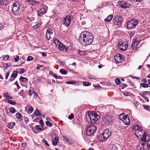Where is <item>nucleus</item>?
<instances>
[{
    "label": "nucleus",
    "instance_id": "f257e3e1",
    "mask_svg": "<svg viewBox=\"0 0 150 150\" xmlns=\"http://www.w3.org/2000/svg\"><path fill=\"white\" fill-rule=\"evenodd\" d=\"M93 40V35L87 31L81 32L79 37V41L80 42L85 45L91 44Z\"/></svg>",
    "mask_w": 150,
    "mask_h": 150
},
{
    "label": "nucleus",
    "instance_id": "f03ea898",
    "mask_svg": "<svg viewBox=\"0 0 150 150\" xmlns=\"http://www.w3.org/2000/svg\"><path fill=\"white\" fill-rule=\"evenodd\" d=\"M111 132L108 129L105 130L103 132L98 136V139L101 141L106 140L111 136Z\"/></svg>",
    "mask_w": 150,
    "mask_h": 150
},
{
    "label": "nucleus",
    "instance_id": "7ed1b4c3",
    "mask_svg": "<svg viewBox=\"0 0 150 150\" xmlns=\"http://www.w3.org/2000/svg\"><path fill=\"white\" fill-rule=\"evenodd\" d=\"M88 117L89 118L91 123L94 124L100 118L99 116L96 113L93 112L91 113H88Z\"/></svg>",
    "mask_w": 150,
    "mask_h": 150
},
{
    "label": "nucleus",
    "instance_id": "20e7f679",
    "mask_svg": "<svg viewBox=\"0 0 150 150\" xmlns=\"http://www.w3.org/2000/svg\"><path fill=\"white\" fill-rule=\"evenodd\" d=\"M54 43L56 45L57 48L61 51L63 52H67L68 50V47L63 44L58 40L56 38L54 40Z\"/></svg>",
    "mask_w": 150,
    "mask_h": 150
},
{
    "label": "nucleus",
    "instance_id": "39448f33",
    "mask_svg": "<svg viewBox=\"0 0 150 150\" xmlns=\"http://www.w3.org/2000/svg\"><path fill=\"white\" fill-rule=\"evenodd\" d=\"M122 21V18L120 16L117 15L115 16L112 20V23L114 25L119 27L121 26Z\"/></svg>",
    "mask_w": 150,
    "mask_h": 150
},
{
    "label": "nucleus",
    "instance_id": "423d86ee",
    "mask_svg": "<svg viewBox=\"0 0 150 150\" xmlns=\"http://www.w3.org/2000/svg\"><path fill=\"white\" fill-rule=\"evenodd\" d=\"M20 5L18 2H16L13 4V7L12 9L13 14L17 15L19 14L20 9Z\"/></svg>",
    "mask_w": 150,
    "mask_h": 150
},
{
    "label": "nucleus",
    "instance_id": "0eeeda50",
    "mask_svg": "<svg viewBox=\"0 0 150 150\" xmlns=\"http://www.w3.org/2000/svg\"><path fill=\"white\" fill-rule=\"evenodd\" d=\"M96 129V127L94 125H92L88 126L86 129V134L88 136L91 135Z\"/></svg>",
    "mask_w": 150,
    "mask_h": 150
},
{
    "label": "nucleus",
    "instance_id": "6e6552de",
    "mask_svg": "<svg viewBox=\"0 0 150 150\" xmlns=\"http://www.w3.org/2000/svg\"><path fill=\"white\" fill-rule=\"evenodd\" d=\"M71 15L70 14L67 15L63 19L62 23L66 27H68L71 23Z\"/></svg>",
    "mask_w": 150,
    "mask_h": 150
},
{
    "label": "nucleus",
    "instance_id": "1a4fd4ad",
    "mask_svg": "<svg viewBox=\"0 0 150 150\" xmlns=\"http://www.w3.org/2000/svg\"><path fill=\"white\" fill-rule=\"evenodd\" d=\"M138 21L135 19H132L127 22V26L128 28H132L137 25Z\"/></svg>",
    "mask_w": 150,
    "mask_h": 150
},
{
    "label": "nucleus",
    "instance_id": "9d476101",
    "mask_svg": "<svg viewBox=\"0 0 150 150\" xmlns=\"http://www.w3.org/2000/svg\"><path fill=\"white\" fill-rule=\"evenodd\" d=\"M139 131H137L135 132L134 134L137 137L140 138L141 140L142 137L143 136H145L146 132V131L144 130L142 128L141 129H139Z\"/></svg>",
    "mask_w": 150,
    "mask_h": 150
},
{
    "label": "nucleus",
    "instance_id": "9b49d317",
    "mask_svg": "<svg viewBox=\"0 0 150 150\" xmlns=\"http://www.w3.org/2000/svg\"><path fill=\"white\" fill-rule=\"evenodd\" d=\"M118 47L120 50L125 51L128 48V45L126 42L121 41L119 42Z\"/></svg>",
    "mask_w": 150,
    "mask_h": 150
},
{
    "label": "nucleus",
    "instance_id": "f8f14e48",
    "mask_svg": "<svg viewBox=\"0 0 150 150\" xmlns=\"http://www.w3.org/2000/svg\"><path fill=\"white\" fill-rule=\"evenodd\" d=\"M118 3L121 8L124 9L129 8L130 6V4L124 1H119Z\"/></svg>",
    "mask_w": 150,
    "mask_h": 150
},
{
    "label": "nucleus",
    "instance_id": "ddd939ff",
    "mask_svg": "<svg viewBox=\"0 0 150 150\" xmlns=\"http://www.w3.org/2000/svg\"><path fill=\"white\" fill-rule=\"evenodd\" d=\"M53 33V30L51 28H47L46 33V37L47 39L49 40L51 38L50 35Z\"/></svg>",
    "mask_w": 150,
    "mask_h": 150
},
{
    "label": "nucleus",
    "instance_id": "4468645a",
    "mask_svg": "<svg viewBox=\"0 0 150 150\" xmlns=\"http://www.w3.org/2000/svg\"><path fill=\"white\" fill-rule=\"evenodd\" d=\"M111 117L110 115H106L103 118V122L104 123H108L111 121Z\"/></svg>",
    "mask_w": 150,
    "mask_h": 150
},
{
    "label": "nucleus",
    "instance_id": "2eb2a0df",
    "mask_svg": "<svg viewBox=\"0 0 150 150\" xmlns=\"http://www.w3.org/2000/svg\"><path fill=\"white\" fill-rule=\"evenodd\" d=\"M141 141H142L144 142H148L150 141V134H148L145 135L144 136H143L142 137Z\"/></svg>",
    "mask_w": 150,
    "mask_h": 150
},
{
    "label": "nucleus",
    "instance_id": "dca6fc26",
    "mask_svg": "<svg viewBox=\"0 0 150 150\" xmlns=\"http://www.w3.org/2000/svg\"><path fill=\"white\" fill-rule=\"evenodd\" d=\"M142 145L143 148L145 150H149L150 148V145L147 143L146 142L145 143H142Z\"/></svg>",
    "mask_w": 150,
    "mask_h": 150
},
{
    "label": "nucleus",
    "instance_id": "f3484780",
    "mask_svg": "<svg viewBox=\"0 0 150 150\" xmlns=\"http://www.w3.org/2000/svg\"><path fill=\"white\" fill-rule=\"evenodd\" d=\"M123 119L124 120L123 122L125 124L127 125H129L130 124V121L128 117H125Z\"/></svg>",
    "mask_w": 150,
    "mask_h": 150
},
{
    "label": "nucleus",
    "instance_id": "a211bd4d",
    "mask_svg": "<svg viewBox=\"0 0 150 150\" xmlns=\"http://www.w3.org/2000/svg\"><path fill=\"white\" fill-rule=\"evenodd\" d=\"M27 2L30 4H31L32 6H35L38 4V2L32 0H28Z\"/></svg>",
    "mask_w": 150,
    "mask_h": 150
},
{
    "label": "nucleus",
    "instance_id": "6ab92c4d",
    "mask_svg": "<svg viewBox=\"0 0 150 150\" xmlns=\"http://www.w3.org/2000/svg\"><path fill=\"white\" fill-rule=\"evenodd\" d=\"M46 11L43 8L40 9L38 11V15L39 16H42L43 13H46Z\"/></svg>",
    "mask_w": 150,
    "mask_h": 150
},
{
    "label": "nucleus",
    "instance_id": "aec40b11",
    "mask_svg": "<svg viewBox=\"0 0 150 150\" xmlns=\"http://www.w3.org/2000/svg\"><path fill=\"white\" fill-rule=\"evenodd\" d=\"M59 141V138L57 137H55L53 139L52 144L53 146H56Z\"/></svg>",
    "mask_w": 150,
    "mask_h": 150
},
{
    "label": "nucleus",
    "instance_id": "412c9836",
    "mask_svg": "<svg viewBox=\"0 0 150 150\" xmlns=\"http://www.w3.org/2000/svg\"><path fill=\"white\" fill-rule=\"evenodd\" d=\"M8 3V0H1L0 1V4L1 5L6 6Z\"/></svg>",
    "mask_w": 150,
    "mask_h": 150
},
{
    "label": "nucleus",
    "instance_id": "4be33fe9",
    "mask_svg": "<svg viewBox=\"0 0 150 150\" xmlns=\"http://www.w3.org/2000/svg\"><path fill=\"white\" fill-rule=\"evenodd\" d=\"M118 57H119V59H120L122 60L123 59L122 56L120 54H118V55H117V56H115L114 57L117 63H119L120 62H121L120 60V61H116V58H117Z\"/></svg>",
    "mask_w": 150,
    "mask_h": 150
},
{
    "label": "nucleus",
    "instance_id": "5701e85b",
    "mask_svg": "<svg viewBox=\"0 0 150 150\" xmlns=\"http://www.w3.org/2000/svg\"><path fill=\"white\" fill-rule=\"evenodd\" d=\"M135 40H134V42L132 43L131 46L132 50L135 51L137 50V47L135 46Z\"/></svg>",
    "mask_w": 150,
    "mask_h": 150
},
{
    "label": "nucleus",
    "instance_id": "b1692460",
    "mask_svg": "<svg viewBox=\"0 0 150 150\" xmlns=\"http://www.w3.org/2000/svg\"><path fill=\"white\" fill-rule=\"evenodd\" d=\"M113 17V15H110L108 16L104 20L106 22H109L110 21Z\"/></svg>",
    "mask_w": 150,
    "mask_h": 150
},
{
    "label": "nucleus",
    "instance_id": "393cba45",
    "mask_svg": "<svg viewBox=\"0 0 150 150\" xmlns=\"http://www.w3.org/2000/svg\"><path fill=\"white\" fill-rule=\"evenodd\" d=\"M142 128L141 127L139 126L138 125H136L135 126H133V131H135V132H136V131H139V129H142Z\"/></svg>",
    "mask_w": 150,
    "mask_h": 150
},
{
    "label": "nucleus",
    "instance_id": "a878e982",
    "mask_svg": "<svg viewBox=\"0 0 150 150\" xmlns=\"http://www.w3.org/2000/svg\"><path fill=\"white\" fill-rule=\"evenodd\" d=\"M15 125V122H11L8 123V127L10 129H11Z\"/></svg>",
    "mask_w": 150,
    "mask_h": 150
},
{
    "label": "nucleus",
    "instance_id": "bb28decb",
    "mask_svg": "<svg viewBox=\"0 0 150 150\" xmlns=\"http://www.w3.org/2000/svg\"><path fill=\"white\" fill-rule=\"evenodd\" d=\"M18 75L17 72L16 71H14L13 72L12 75L11 76V78H13L14 79L16 78Z\"/></svg>",
    "mask_w": 150,
    "mask_h": 150
},
{
    "label": "nucleus",
    "instance_id": "cd10ccee",
    "mask_svg": "<svg viewBox=\"0 0 150 150\" xmlns=\"http://www.w3.org/2000/svg\"><path fill=\"white\" fill-rule=\"evenodd\" d=\"M34 113L35 115L38 116L41 115V111L38 110H36L34 111Z\"/></svg>",
    "mask_w": 150,
    "mask_h": 150
},
{
    "label": "nucleus",
    "instance_id": "c85d7f7f",
    "mask_svg": "<svg viewBox=\"0 0 150 150\" xmlns=\"http://www.w3.org/2000/svg\"><path fill=\"white\" fill-rule=\"evenodd\" d=\"M35 129L37 130V131H38L39 132H40L44 130V129L40 127V126L39 125H36L35 126Z\"/></svg>",
    "mask_w": 150,
    "mask_h": 150
},
{
    "label": "nucleus",
    "instance_id": "c756f323",
    "mask_svg": "<svg viewBox=\"0 0 150 150\" xmlns=\"http://www.w3.org/2000/svg\"><path fill=\"white\" fill-rule=\"evenodd\" d=\"M27 19L28 20V21H27V22L28 23H29L30 22H31V21H33L34 19V18L33 17H27Z\"/></svg>",
    "mask_w": 150,
    "mask_h": 150
},
{
    "label": "nucleus",
    "instance_id": "7c9ffc66",
    "mask_svg": "<svg viewBox=\"0 0 150 150\" xmlns=\"http://www.w3.org/2000/svg\"><path fill=\"white\" fill-rule=\"evenodd\" d=\"M60 72L62 74H66L68 73V71H67L63 69H62L60 70Z\"/></svg>",
    "mask_w": 150,
    "mask_h": 150
},
{
    "label": "nucleus",
    "instance_id": "2f4dec72",
    "mask_svg": "<svg viewBox=\"0 0 150 150\" xmlns=\"http://www.w3.org/2000/svg\"><path fill=\"white\" fill-rule=\"evenodd\" d=\"M139 94L141 95L142 97L144 98L147 102H149V99L148 97L144 95H142L141 94L139 93Z\"/></svg>",
    "mask_w": 150,
    "mask_h": 150
},
{
    "label": "nucleus",
    "instance_id": "473e14b6",
    "mask_svg": "<svg viewBox=\"0 0 150 150\" xmlns=\"http://www.w3.org/2000/svg\"><path fill=\"white\" fill-rule=\"evenodd\" d=\"M19 80L23 82H25L27 80V79L26 78L24 77L21 76L19 78Z\"/></svg>",
    "mask_w": 150,
    "mask_h": 150
},
{
    "label": "nucleus",
    "instance_id": "72a5a7b5",
    "mask_svg": "<svg viewBox=\"0 0 150 150\" xmlns=\"http://www.w3.org/2000/svg\"><path fill=\"white\" fill-rule=\"evenodd\" d=\"M89 79H96L95 77L93 75L90 74H88L87 75Z\"/></svg>",
    "mask_w": 150,
    "mask_h": 150
},
{
    "label": "nucleus",
    "instance_id": "f704fd0d",
    "mask_svg": "<svg viewBox=\"0 0 150 150\" xmlns=\"http://www.w3.org/2000/svg\"><path fill=\"white\" fill-rule=\"evenodd\" d=\"M143 107L147 110H150V106L148 105H142Z\"/></svg>",
    "mask_w": 150,
    "mask_h": 150
},
{
    "label": "nucleus",
    "instance_id": "c9c22d12",
    "mask_svg": "<svg viewBox=\"0 0 150 150\" xmlns=\"http://www.w3.org/2000/svg\"><path fill=\"white\" fill-rule=\"evenodd\" d=\"M140 85L144 88H148L149 87V85L147 84L143 83H141Z\"/></svg>",
    "mask_w": 150,
    "mask_h": 150
},
{
    "label": "nucleus",
    "instance_id": "e433bc0d",
    "mask_svg": "<svg viewBox=\"0 0 150 150\" xmlns=\"http://www.w3.org/2000/svg\"><path fill=\"white\" fill-rule=\"evenodd\" d=\"M66 83L67 84H72L73 85H75L76 83V82L74 81H67L66 82Z\"/></svg>",
    "mask_w": 150,
    "mask_h": 150
},
{
    "label": "nucleus",
    "instance_id": "4c0bfd02",
    "mask_svg": "<svg viewBox=\"0 0 150 150\" xmlns=\"http://www.w3.org/2000/svg\"><path fill=\"white\" fill-rule=\"evenodd\" d=\"M10 112L12 113H14L16 112V110L13 107H11L10 110Z\"/></svg>",
    "mask_w": 150,
    "mask_h": 150
},
{
    "label": "nucleus",
    "instance_id": "58836bf2",
    "mask_svg": "<svg viewBox=\"0 0 150 150\" xmlns=\"http://www.w3.org/2000/svg\"><path fill=\"white\" fill-rule=\"evenodd\" d=\"M18 70L19 71L18 72L19 74H22L25 72L23 68H21L20 69H18Z\"/></svg>",
    "mask_w": 150,
    "mask_h": 150
},
{
    "label": "nucleus",
    "instance_id": "ea45409f",
    "mask_svg": "<svg viewBox=\"0 0 150 150\" xmlns=\"http://www.w3.org/2000/svg\"><path fill=\"white\" fill-rule=\"evenodd\" d=\"M83 83L85 86H88L91 85V83L90 82L86 81H83Z\"/></svg>",
    "mask_w": 150,
    "mask_h": 150
},
{
    "label": "nucleus",
    "instance_id": "a19ab883",
    "mask_svg": "<svg viewBox=\"0 0 150 150\" xmlns=\"http://www.w3.org/2000/svg\"><path fill=\"white\" fill-rule=\"evenodd\" d=\"M9 103V104L14 105H15L16 103V102L14 101H13L12 100H8L7 101Z\"/></svg>",
    "mask_w": 150,
    "mask_h": 150
},
{
    "label": "nucleus",
    "instance_id": "79ce46f5",
    "mask_svg": "<svg viewBox=\"0 0 150 150\" xmlns=\"http://www.w3.org/2000/svg\"><path fill=\"white\" fill-rule=\"evenodd\" d=\"M115 81L117 85H119L121 83V81L119 79H116L115 80Z\"/></svg>",
    "mask_w": 150,
    "mask_h": 150
},
{
    "label": "nucleus",
    "instance_id": "37998d69",
    "mask_svg": "<svg viewBox=\"0 0 150 150\" xmlns=\"http://www.w3.org/2000/svg\"><path fill=\"white\" fill-rule=\"evenodd\" d=\"M46 124L47 126L50 127L52 126V123L50 122L49 121H47L46 122Z\"/></svg>",
    "mask_w": 150,
    "mask_h": 150
},
{
    "label": "nucleus",
    "instance_id": "c03bdc74",
    "mask_svg": "<svg viewBox=\"0 0 150 150\" xmlns=\"http://www.w3.org/2000/svg\"><path fill=\"white\" fill-rule=\"evenodd\" d=\"M41 25L40 23H38L36 25H35L33 27V29H36L37 28L39 27Z\"/></svg>",
    "mask_w": 150,
    "mask_h": 150
},
{
    "label": "nucleus",
    "instance_id": "a18cd8bd",
    "mask_svg": "<svg viewBox=\"0 0 150 150\" xmlns=\"http://www.w3.org/2000/svg\"><path fill=\"white\" fill-rule=\"evenodd\" d=\"M16 117L18 119H19L21 117L22 115L20 113H17L16 114Z\"/></svg>",
    "mask_w": 150,
    "mask_h": 150
},
{
    "label": "nucleus",
    "instance_id": "49530a36",
    "mask_svg": "<svg viewBox=\"0 0 150 150\" xmlns=\"http://www.w3.org/2000/svg\"><path fill=\"white\" fill-rule=\"evenodd\" d=\"M34 58L31 56H28L27 58V61H30L33 60Z\"/></svg>",
    "mask_w": 150,
    "mask_h": 150
},
{
    "label": "nucleus",
    "instance_id": "de8ad7c7",
    "mask_svg": "<svg viewBox=\"0 0 150 150\" xmlns=\"http://www.w3.org/2000/svg\"><path fill=\"white\" fill-rule=\"evenodd\" d=\"M24 118V121L26 124H27L29 121V118L27 117H26L25 116L23 117Z\"/></svg>",
    "mask_w": 150,
    "mask_h": 150
},
{
    "label": "nucleus",
    "instance_id": "09e8293b",
    "mask_svg": "<svg viewBox=\"0 0 150 150\" xmlns=\"http://www.w3.org/2000/svg\"><path fill=\"white\" fill-rule=\"evenodd\" d=\"M9 58V56L8 55H6L3 57V60L4 61H5L6 60H8Z\"/></svg>",
    "mask_w": 150,
    "mask_h": 150
},
{
    "label": "nucleus",
    "instance_id": "8fccbe9b",
    "mask_svg": "<svg viewBox=\"0 0 150 150\" xmlns=\"http://www.w3.org/2000/svg\"><path fill=\"white\" fill-rule=\"evenodd\" d=\"M33 110V108L32 107H30L28 110V113L30 114L32 113Z\"/></svg>",
    "mask_w": 150,
    "mask_h": 150
},
{
    "label": "nucleus",
    "instance_id": "3c124183",
    "mask_svg": "<svg viewBox=\"0 0 150 150\" xmlns=\"http://www.w3.org/2000/svg\"><path fill=\"white\" fill-rule=\"evenodd\" d=\"M74 118V115L73 114L71 113V115H69L68 118L70 120H71Z\"/></svg>",
    "mask_w": 150,
    "mask_h": 150
},
{
    "label": "nucleus",
    "instance_id": "603ef678",
    "mask_svg": "<svg viewBox=\"0 0 150 150\" xmlns=\"http://www.w3.org/2000/svg\"><path fill=\"white\" fill-rule=\"evenodd\" d=\"M121 86L122 87V89H123L125 87H128V86L127 84L124 83H122L121 84Z\"/></svg>",
    "mask_w": 150,
    "mask_h": 150
},
{
    "label": "nucleus",
    "instance_id": "864d4df0",
    "mask_svg": "<svg viewBox=\"0 0 150 150\" xmlns=\"http://www.w3.org/2000/svg\"><path fill=\"white\" fill-rule=\"evenodd\" d=\"M40 124L41 125V127H42L44 125L43 121L42 120H40Z\"/></svg>",
    "mask_w": 150,
    "mask_h": 150
},
{
    "label": "nucleus",
    "instance_id": "5fc2aeb1",
    "mask_svg": "<svg viewBox=\"0 0 150 150\" xmlns=\"http://www.w3.org/2000/svg\"><path fill=\"white\" fill-rule=\"evenodd\" d=\"M133 103L136 106H137L139 105V102L137 101L134 100Z\"/></svg>",
    "mask_w": 150,
    "mask_h": 150
},
{
    "label": "nucleus",
    "instance_id": "6e6d98bb",
    "mask_svg": "<svg viewBox=\"0 0 150 150\" xmlns=\"http://www.w3.org/2000/svg\"><path fill=\"white\" fill-rule=\"evenodd\" d=\"M19 57L18 55L16 56V57L14 58L15 61L16 62H17L18 61Z\"/></svg>",
    "mask_w": 150,
    "mask_h": 150
},
{
    "label": "nucleus",
    "instance_id": "4d7b16f0",
    "mask_svg": "<svg viewBox=\"0 0 150 150\" xmlns=\"http://www.w3.org/2000/svg\"><path fill=\"white\" fill-rule=\"evenodd\" d=\"M34 92L33 91L29 90V93L30 95V97L32 95V94L33 93H34Z\"/></svg>",
    "mask_w": 150,
    "mask_h": 150
},
{
    "label": "nucleus",
    "instance_id": "13d9d810",
    "mask_svg": "<svg viewBox=\"0 0 150 150\" xmlns=\"http://www.w3.org/2000/svg\"><path fill=\"white\" fill-rule=\"evenodd\" d=\"M43 142L47 146H49V144L47 143V142L44 139L43 140Z\"/></svg>",
    "mask_w": 150,
    "mask_h": 150
},
{
    "label": "nucleus",
    "instance_id": "bf43d9fd",
    "mask_svg": "<svg viewBox=\"0 0 150 150\" xmlns=\"http://www.w3.org/2000/svg\"><path fill=\"white\" fill-rule=\"evenodd\" d=\"M14 84L16 85L17 86V88L18 89H19L20 88V87L19 86V85L18 84L17 81H16L15 83H14Z\"/></svg>",
    "mask_w": 150,
    "mask_h": 150
},
{
    "label": "nucleus",
    "instance_id": "052dcab7",
    "mask_svg": "<svg viewBox=\"0 0 150 150\" xmlns=\"http://www.w3.org/2000/svg\"><path fill=\"white\" fill-rule=\"evenodd\" d=\"M9 75V72H7L6 73V76L5 79H8V77Z\"/></svg>",
    "mask_w": 150,
    "mask_h": 150
},
{
    "label": "nucleus",
    "instance_id": "680f3d73",
    "mask_svg": "<svg viewBox=\"0 0 150 150\" xmlns=\"http://www.w3.org/2000/svg\"><path fill=\"white\" fill-rule=\"evenodd\" d=\"M79 53L80 55H82L84 54V52L83 51L79 50Z\"/></svg>",
    "mask_w": 150,
    "mask_h": 150
},
{
    "label": "nucleus",
    "instance_id": "e2e57ef3",
    "mask_svg": "<svg viewBox=\"0 0 150 150\" xmlns=\"http://www.w3.org/2000/svg\"><path fill=\"white\" fill-rule=\"evenodd\" d=\"M8 94V93H4V96L7 98H9V96L8 95H7Z\"/></svg>",
    "mask_w": 150,
    "mask_h": 150
},
{
    "label": "nucleus",
    "instance_id": "0e129e2a",
    "mask_svg": "<svg viewBox=\"0 0 150 150\" xmlns=\"http://www.w3.org/2000/svg\"><path fill=\"white\" fill-rule=\"evenodd\" d=\"M113 149H114V150H117V148L115 146H114L112 148V150H114Z\"/></svg>",
    "mask_w": 150,
    "mask_h": 150
},
{
    "label": "nucleus",
    "instance_id": "69168bd1",
    "mask_svg": "<svg viewBox=\"0 0 150 150\" xmlns=\"http://www.w3.org/2000/svg\"><path fill=\"white\" fill-rule=\"evenodd\" d=\"M93 86L95 88L100 87V86H99V84H93Z\"/></svg>",
    "mask_w": 150,
    "mask_h": 150
},
{
    "label": "nucleus",
    "instance_id": "338daca9",
    "mask_svg": "<svg viewBox=\"0 0 150 150\" xmlns=\"http://www.w3.org/2000/svg\"><path fill=\"white\" fill-rule=\"evenodd\" d=\"M8 67V63H6L4 66V67L6 69H7Z\"/></svg>",
    "mask_w": 150,
    "mask_h": 150
},
{
    "label": "nucleus",
    "instance_id": "774afa93",
    "mask_svg": "<svg viewBox=\"0 0 150 150\" xmlns=\"http://www.w3.org/2000/svg\"><path fill=\"white\" fill-rule=\"evenodd\" d=\"M142 81L144 83H146L147 82V79L146 78H144L142 80Z\"/></svg>",
    "mask_w": 150,
    "mask_h": 150
}]
</instances>
